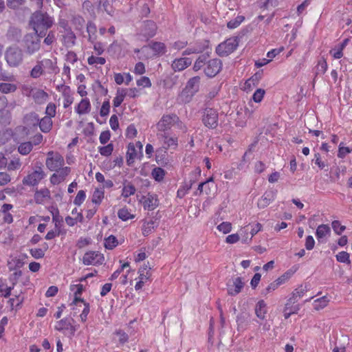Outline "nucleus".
Listing matches in <instances>:
<instances>
[{
  "mask_svg": "<svg viewBox=\"0 0 352 352\" xmlns=\"http://www.w3.org/2000/svg\"><path fill=\"white\" fill-rule=\"evenodd\" d=\"M22 162L19 157H12L10 160L8 162L6 166L8 171L18 170L21 168Z\"/></svg>",
  "mask_w": 352,
  "mask_h": 352,
  "instance_id": "obj_31",
  "label": "nucleus"
},
{
  "mask_svg": "<svg viewBox=\"0 0 352 352\" xmlns=\"http://www.w3.org/2000/svg\"><path fill=\"white\" fill-rule=\"evenodd\" d=\"M127 95V89L118 88L116 91V97L113 100V107H118L124 101V98Z\"/></svg>",
  "mask_w": 352,
  "mask_h": 352,
  "instance_id": "obj_30",
  "label": "nucleus"
},
{
  "mask_svg": "<svg viewBox=\"0 0 352 352\" xmlns=\"http://www.w3.org/2000/svg\"><path fill=\"white\" fill-rule=\"evenodd\" d=\"M208 56L209 55L208 54H204L199 56L197 58V60L195 62V64L193 65V69L195 72H197L199 69H201L204 65L206 66Z\"/></svg>",
  "mask_w": 352,
  "mask_h": 352,
  "instance_id": "obj_36",
  "label": "nucleus"
},
{
  "mask_svg": "<svg viewBox=\"0 0 352 352\" xmlns=\"http://www.w3.org/2000/svg\"><path fill=\"white\" fill-rule=\"evenodd\" d=\"M219 231L223 234L229 233L232 230V224L230 222H222L217 226Z\"/></svg>",
  "mask_w": 352,
  "mask_h": 352,
  "instance_id": "obj_62",
  "label": "nucleus"
},
{
  "mask_svg": "<svg viewBox=\"0 0 352 352\" xmlns=\"http://www.w3.org/2000/svg\"><path fill=\"white\" fill-rule=\"evenodd\" d=\"M60 32L62 33L61 41L66 47H72L75 45L76 35L68 25H65V31Z\"/></svg>",
  "mask_w": 352,
  "mask_h": 352,
  "instance_id": "obj_14",
  "label": "nucleus"
},
{
  "mask_svg": "<svg viewBox=\"0 0 352 352\" xmlns=\"http://www.w3.org/2000/svg\"><path fill=\"white\" fill-rule=\"evenodd\" d=\"M87 63L90 65H103L106 63V59L103 57L90 56L87 58Z\"/></svg>",
  "mask_w": 352,
  "mask_h": 352,
  "instance_id": "obj_48",
  "label": "nucleus"
},
{
  "mask_svg": "<svg viewBox=\"0 0 352 352\" xmlns=\"http://www.w3.org/2000/svg\"><path fill=\"white\" fill-rule=\"evenodd\" d=\"M155 227H156L155 222L153 220L145 222L143 224L142 229V234L145 236H148L153 231V230L155 229Z\"/></svg>",
  "mask_w": 352,
  "mask_h": 352,
  "instance_id": "obj_42",
  "label": "nucleus"
},
{
  "mask_svg": "<svg viewBox=\"0 0 352 352\" xmlns=\"http://www.w3.org/2000/svg\"><path fill=\"white\" fill-rule=\"evenodd\" d=\"M258 3L261 8L269 9L278 6V0H258Z\"/></svg>",
  "mask_w": 352,
  "mask_h": 352,
  "instance_id": "obj_50",
  "label": "nucleus"
},
{
  "mask_svg": "<svg viewBox=\"0 0 352 352\" xmlns=\"http://www.w3.org/2000/svg\"><path fill=\"white\" fill-rule=\"evenodd\" d=\"M85 198H86L85 192L82 190H79L74 200V204L76 206H79L84 202V201L85 200Z\"/></svg>",
  "mask_w": 352,
  "mask_h": 352,
  "instance_id": "obj_59",
  "label": "nucleus"
},
{
  "mask_svg": "<svg viewBox=\"0 0 352 352\" xmlns=\"http://www.w3.org/2000/svg\"><path fill=\"white\" fill-rule=\"evenodd\" d=\"M43 72L44 70L39 61H38L37 64L30 71V76L34 78H37L43 75Z\"/></svg>",
  "mask_w": 352,
  "mask_h": 352,
  "instance_id": "obj_45",
  "label": "nucleus"
},
{
  "mask_svg": "<svg viewBox=\"0 0 352 352\" xmlns=\"http://www.w3.org/2000/svg\"><path fill=\"white\" fill-rule=\"evenodd\" d=\"M202 122L210 129H215L218 125V113L212 108H206L203 113Z\"/></svg>",
  "mask_w": 352,
  "mask_h": 352,
  "instance_id": "obj_11",
  "label": "nucleus"
},
{
  "mask_svg": "<svg viewBox=\"0 0 352 352\" xmlns=\"http://www.w3.org/2000/svg\"><path fill=\"white\" fill-rule=\"evenodd\" d=\"M331 226L336 234L340 235L346 229L345 226H342L338 220L333 221Z\"/></svg>",
  "mask_w": 352,
  "mask_h": 352,
  "instance_id": "obj_55",
  "label": "nucleus"
},
{
  "mask_svg": "<svg viewBox=\"0 0 352 352\" xmlns=\"http://www.w3.org/2000/svg\"><path fill=\"white\" fill-rule=\"evenodd\" d=\"M192 60L189 58H176L171 65L172 69L175 72H181L191 65Z\"/></svg>",
  "mask_w": 352,
  "mask_h": 352,
  "instance_id": "obj_19",
  "label": "nucleus"
},
{
  "mask_svg": "<svg viewBox=\"0 0 352 352\" xmlns=\"http://www.w3.org/2000/svg\"><path fill=\"white\" fill-rule=\"evenodd\" d=\"M56 107L55 104L52 102H50L45 109V113L47 114V117L54 118L56 116Z\"/></svg>",
  "mask_w": 352,
  "mask_h": 352,
  "instance_id": "obj_61",
  "label": "nucleus"
},
{
  "mask_svg": "<svg viewBox=\"0 0 352 352\" xmlns=\"http://www.w3.org/2000/svg\"><path fill=\"white\" fill-rule=\"evenodd\" d=\"M244 20L245 16L242 15H238L234 19H232L228 22L227 27L229 29H235L239 27L242 23V22L244 21Z\"/></svg>",
  "mask_w": 352,
  "mask_h": 352,
  "instance_id": "obj_44",
  "label": "nucleus"
},
{
  "mask_svg": "<svg viewBox=\"0 0 352 352\" xmlns=\"http://www.w3.org/2000/svg\"><path fill=\"white\" fill-rule=\"evenodd\" d=\"M45 164L50 170L55 171L63 166L65 160L60 153L50 151L47 153Z\"/></svg>",
  "mask_w": 352,
  "mask_h": 352,
  "instance_id": "obj_7",
  "label": "nucleus"
},
{
  "mask_svg": "<svg viewBox=\"0 0 352 352\" xmlns=\"http://www.w3.org/2000/svg\"><path fill=\"white\" fill-rule=\"evenodd\" d=\"M91 103L87 98H82L80 102L75 107V111L78 115L88 114L91 111Z\"/></svg>",
  "mask_w": 352,
  "mask_h": 352,
  "instance_id": "obj_20",
  "label": "nucleus"
},
{
  "mask_svg": "<svg viewBox=\"0 0 352 352\" xmlns=\"http://www.w3.org/2000/svg\"><path fill=\"white\" fill-rule=\"evenodd\" d=\"M267 305L263 300H260L255 307V314L261 320H264L267 314Z\"/></svg>",
  "mask_w": 352,
  "mask_h": 352,
  "instance_id": "obj_24",
  "label": "nucleus"
},
{
  "mask_svg": "<svg viewBox=\"0 0 352 352\" xmlns=\"http://www.w3.org/2000/svg\"><path fill=\"white\" fill-rule=\"evenodd\" d=\"M158 138L162 141L163 147L157 151L156 157H159L160 152L164 154L169 148H175L177 146V138L169 136L168 133H157Z\"/></svg>",
  "mask_w": 352,
  "mask_h": 352,
  "instance_id": "obj_10",
  "label": "nucleus"
},
{
  "mask_svg": "<svg viewBox=\"0 0 352 352\" xmlns=\"http://www.w3.org/2000/svg\"><path fill=\"white\" fill-rule=\"evenodd\" d=\"M237 37H231L220 43L216 48L217 53L220 56H227L232 53L238 47Z\"/></svg>",
  "mask_w": 352,
  "mask_h": 352,
  "instance_id": "obj_6",
  "label": "nucleus"
},
{
  "mask_svg": "<svg viewBox=\"0 0 352 352\" xmlns=\"http://www.w3.org/2000/svg\"><path fill=\"white\" fill-rule=\"evenodd\" d=\"M54 24V19L46 12L36 11L31 16L30 25L34 31V34L43 37L47 31Z\"/></svg>",
  "mask_w": 352,
  "mask_h": 352,
  "instance_id": "obj_1",
  "label": "nucleus"
},
{
  "mask_svg": "<svg viewBox=\"0 0 352 352\" xmlns=\"http://www.w3.org/2000/svg\"><path fill=\"white\" fill-rule=\"evenodd\" d=\"M244 286V283L241 277H236L229 281L227 284L228 294L230 296H236L241 292Z\"/></svg>",
  "mask_w": 352,
  "mask_h": 352,
  "instance_id": "obj_15",
  "label": "nucleus"
},
{
  "mask_svg": "<svg viewBox=\"0 0 352 352\" xmlns=\"http://www.w3.org/2000/svg\"><path fill=\"white\" fill-rule=\"evenodd\" d=\"M104 245L105 248L108 250H113L118 245V241L115 236L110 235L104 239Z\"/></svg>",
  "mask_w": 352,
  "mask_h": 352,
  "instance_id": "obj_41",
  "label": "nucleus"
},
{
  "mask_svg": "<svg viewBox=\"0 0 352 352\" xmlns=\"http://www.w3.org/2000/svg\"><path fill=\"white\" fill-rule=\"evenodd\" d=\"M137 156V152L135 150V145L130 143L128 146V150L126 152V162L129 165L133 162V160Z\"/></svg>",
  "mask_w": 352,
  "mask_h": 352,
  "instance_id": "obj_38",
  "label": "nucleus"
},
{
  "mask_svg": "<svg viewBox=\"0 0 352 352\" xmlns=\"http://www.w3.org/2000/svg\"><path fill=\"white\" fill-rule=\"evenodd\" d=\"M327 68L328 65L325 59L323 58H320L316 67V76L324 74L327 72Z\"/></svg>",
  "mask_w": 352,
  "mask_h": 352,
  "instance_id": "obj_37",
  "label": "nucleus"
},
{
  "mask_svg": "<svg viewBox=\"0 0 352 352\" xmlns=\"http://www.w3.org/2000/svg\"><path fill=\"white\" fill-rule=\"evenodd\" d=\"M48 96L47 93L37 87H35L33 90V93H32V98L36 104H38L45 103L47 101Z\"/></svg>",
  "mask_w": 352,
  "mask_h": 352,
  "instance_id": "obj_22",
  "label": "nucleus"
},
{
  "mask_svg": "<svg viewBox=\"0 0 352 352\" xmlns=\"http://www.w3.org/2000/svg\"><path fill=\"white\" fill-rule=\"evenodd\" d=\"M221 68L222 63L221 60L213 58L207 60L206 67H204V73L207 76L212 78L219 73Z\"/></svg>",
  "mask_w": 352,
  "mask_h": 352,
  "instance_id": "obj_12",
  "label": "nucleus"
},
{
  "mask_svg": "<svg viewBox=\"0 0 352 352\" xmlns=\"http://www.w3.org/2000/svg\"><path fill=\"white\" fill-rule=\"evenodd\" d=\"M58 89L62 92L63 96V107L68 108L74 102L72 91L69 86L62 85Z\"/></svg>",
  "mask_w": 352,
  "mask_h": 352,
  "instance_id": "obj_18",
  "label": "nucleus"
},
{
  "mask_svg": "<svg viewBox=\"0 0 352 352\" xmlns=\"http://www.w3.org/2000/svg\"><path fill=\"white\" fill-rule=\"evenodd\" d=\"M104 197L103 188H96L91 196V201L96 205H100Z\"/></svg>",
  "mask_w": 352,
  "mask_h": 352,
  "instance_id": "obj_34",
  "label": "nucleus"
},
{
  "mask_svg": "<svg viewBox=\"0 0 352 352\" xmlns=\"http://www.w3.org/2000/svg\"><path fill=\"white\" fill-rule=\"evenodd\" d=\"M43 70L46 69L48 73L56 72L57 69L56 62L52 59L45 58L42 60H39Z\"/></svg>",
  "mask_w": 352,
  "mask_h": 352,
  "instance_id": "obj_27",
  "label": "nucleus"
},
{
  "mask_svg": "<svg viewBox=\"0 0 352 352\" xmlns=\"http://www.w3.org/2000/svg\"><path fill=\"white\" fill-rule=\"evenodd\" d=\"M104 261V256L98 252L89 251L86 252L82 258V263L86 265H100Z\"/></svg>",
  "mask_w": 352,
  "mask_h": 352,
  "instance_id": "obj_13",
  "label": "nucleus"
},
{
  "mask_svg": "<svg viewBox=\"0 0 352 352\" xmlns=\"http://www.w3.org/2000/svg\"><path fill=\"white\" fill-rule=\"evenodd\" d=\"M118 217L122 221H126L129 219H133L135 217V215L132 214L130 212V210L127 207L124 206L118 211Z\"/></svg>",
  "mask_w": 352,
  "mask_h": 352,
  "instance_id": "obj_35",
  "label": "nucleus"
},
{
  "mask_svg": "<svg viewBox=\"0 0 352 352\" xmlns=\"http://www.w3.org/2000/svg\"><path fill=\"white\" fill-rule=\"evenodd\" d=\"M11 182V176L7 172H0V186H6Z\"/></svg>",
  "mask_w": 352,
  "mask_h": 352,
  "instance_id": "obj_64",
  "label": "nucleus"
},
{
  "mask_svg": "<svg viewBox=\"0 0 352 352\" xmlns=\"http://www.w3.org/2000/svg\"><path fill=\"white\" fill-rule=\"evenodd\" d=\"M110 111V102L109 100H104L100 110V115L102 117H106Z\"/></svg>",
  "mask_w": 352,
  "mask_h": 352,
  "instance_id": "obj_58",
  "label": "nucleus"
},
{
  "mask_svg": "<svg viewBox=\"0 0 352 352\" xmlns=\"http://www.w3.org/2000/svg\"><path fill=\"white\" fill-rule=\"evenodd\" d=\"M49 199H50V191L49 189L43 188L35 191L34 200L36 204H42Z\"/></svg>",
  "mask_w": 352,
  "mask_h": 352,
  "instance_id": "obj_23",
  "label": "nucleus"
},
{
  "mask_svg": "<svg viewBox=\"0 0 352 352\" xmlns=\"http://www.w3.org/2000/svg\"><path fill=\"white\" fill-rule=\"evenodd\" d=\"M306 292V287L300 285V287L294 289V291L292 292V296L291 298L296 299L297 301L298 298H302Z\"/></svg>",
  "mask_w": 352,
  "mask_h": 352,
  "instance_id": "obj_56",
  "label": "nucleus"
},
{
  "mask_svg": "<svg viewBox=\"0 0 352 352\" xmlns=\"http://www.w3.org/2000/svg\"><path fill=\"white\" fill-rule=\"evenodd\" d=\"M113 151V146L112 144H109L107 146L98 147V151L101 155L109 156Z\"/></svg>",
  "mask_w": 352,
  "mask_h": 352,
  "instance_id": "obj_53",
  "label": "nucleus"
},
{
  "mask_svg": "<svg viewBox=\"0 0 352 352\" xmlns=\"http://www.w3.org/2000/svg\"><path fill=\"white\" fill-rule=\"evenodd\" d=\"M149 46L155 52V54H163L166 52V46L163 43L153 42Z\"/></svg>",
  "mask_w": 352,
  "mask_h": 352,
  "instance_id": "obj_43",
  "label": "nucleus"
},
{
  "mask_svg": "<svg viewBox=\"0 0 352 352\" xmlns=\"http://www.w3.org/2000/svg\"><path fill=\"white\" fill-rule=\"evenodd\" d=\"M262 71L255 73L245 82L243 89L246 92L251 91L254 88L258 86L259 81L262 78Z\"/></svg>",
  "mask_w": 352,
  "mask_h": 352,
  "instance_id": "obj_17",
  "label": "nucleus"
},
{
  "mask_svg": "<svg viewBox=\"0 0 352 352\" xmlns=\"http://www.w3.org/2000/svg\"><path fill=\"white\" fill-rule=\"evenodd\" d=\"M40 36L34 33L26 34L23 39V47L25 54L32 56L41 49Z\"/></svg>",
  "mask_w": 352,
  "mask_h": 352,
  "instance_id": "obj_3",
  "label": "nucleus"
},
{
  "mask_svg": "<svg viewBox=\"0 0 352 352\" xmlns=\"http://www.w3.org/2000/svg\"><path fill=\"white\" fill-rule=\"evenodd\" d=\"M248 315L245 313H241L239 314L236 317V322L238 324V327L243 328L248 323Z\"/></svg>",
  "mask_w": 352,
  "mask_h": 352,
  "instance_id": "obj_57",
  "label": "nucleus"
},
{
  "mask_svg": "<svg viewBox=\"0 0 352 352\" xmlns=\"http://www.w3.org/2000/svg\"><path fill=\"white\" fill-rule=\"evenodd\" d=\"M70 289L74 293V298L73 300V303L76 305H78V302H84V300L80 297L81 295L84 287L81 284L72 285L70 286Z\"/></svg>",
  "mask_w": 352,
  "mask_h": 352,
  "instance_id": "obj_26",
  "label": "nucleus"
},
{
  "mask_svg": "<svg viewBox=\"0 0 352 352\" xmlns=\"http://www.w3.org/2000/svg\"><path fill=\"white\" fill-rule=\"evenodd\" d=\"M142 203L144 210H153L157 206V200L153 195L148 194L147 196H143L140 200Z\"/></svg>",
  "mask_w": 352,
  "mask_h": 352,
  "instance_id": "obj_21",
  "label": "nucleus"
},
{
  "mask_svg": "<svg viewBox=\"0 0 352 352\" xmlns=\"http://www.w3.org/2000/svg\"><path fill=\"white\" fill-rule=\"evenodd\" d=\"M312 162H314L316 165L318 166L320 169H323L327 166L326 163L322 160L320 154L316 153L314 154V157L312 160Z\"/></svg>",
  "mask_w": 352,
  "mask_h": 352,
  "instance_id": "obj_63",
  "label": "nucleus"
},
{
  "mask_svg": "<svg viewBox=\"0 0 352 352\" xmlns=\"http://www.w3.org/2000/svg\"><path fill=\"white\" fill-rule=\"evenodd\" d=\"M336 259L340 263L350 264V255L348 252L342 251L336 255Z\"/></svg>",
  "mask_w": 352,
  "mask_h": 352,
  "instance_id": "obj_51",
  "label": "nucleus"
},
{
  "mask_svg": "<svg viewBox=\"0 0 352 352\" xmlns=\"http://www.w3.org/2000/svg\"><path fill=\"white\" fill-rule=\"evenodd\" d=\"M5 59L9 66H19L23 60L22 50L16 45L8 47L5 52Z\"/></svg>",
  "mask_w": 352,
  "mask_h": 352,
  "instance_id": "obj_4",
  "label": "nucleus"
},
{
  "mask_svg": "<svg viewBox=\"0 0 352 352\" xmlns=\"http://www.w3.org/2000/svg\"><path fill=\"white\" fill-rule=\"evenodd\" d=\"M72 320L73 319L63 318L56 322L54 328L56 330L63 333L68 338H72L76 331V328L71 322Z\"/></svg>",
  "mask_w": 352,
  "mask_h": 352,
  "instance_id": "obj_8",
  "label": "nucleus"
},
{
  "mask_svg": "<svg viewBox=\"0 0 352 352\" xmlns=\"http://www.w3.org/2000/svg\"><path fill=\"white\" fill-rule=\"evenodd\" d=\"M72 23L76 30H82L85 24V21L83 17L80 16H76L73 18Z\"/></svg>",
  "mask_w": 352,
  "mask_h": 352,
  "instance_id": "obj_54",
  "label": "nucleus"
},
{
  "mask_svg": "<svg viewBox=\"0 0 352 352\" xmlns=\"http://www.w3.org/2000/svg\"><path fill=\"white\" fill-rule=\"evenodd\" d=\"M156 33V25L152 21H146L144 23V30H142V34L146 38H151L155 35Z\"/></svg>",
  "mask_w": 352,
  "mask_h": 352,
  "instance_id": "obj_25",
  "label": "nucleus"
},
{
  "mask_svg": "<svg viewBox=\"0 0 352 352\" xmlns=\"http://www.w3.org/2000/svg\"><path fill=\"white\" fill-rule=\"evenodd\" d=\"M200 85V77L194 76L190 78L184 89L178 96V100L182 103L190 102L193 96L199 91Z\"/></svg>",
  "mask_w": 352,
  "mask_h": 352,
  "instance_id": "obj_2",
  "label": "nucleus"
},
{
  "mask_svg": "<svg viewBox=\"0 0 352 352\" xmlns=\"http://www.w3.org/2000/svg\"><path fill=\"white\" fill-rule=\"evenodd\" d=\"M177 121V116L176 114L164 115L157 124L158 133H168Z\"/></svg>",
  "mask_w": 352,
  "mask_h": 352,
  "instance_id": "obj_9",
  "label": "nucleus"
},
{
  "mask_svg": "<svg viewBox=\"0 0 352 352\" xmlns=\"http://www.w3.org/2000/svg\"><path fill=\"white\" fill-rule=\"evenodd\" d=\"M331 232V229L328 225L322 224L320 225L316 229V236L318 241H320L327 235L329 234Z\"/></svg>",
  "mask_w": 352,
  "mask_h": 352,
  "instance_id": "obj_32",
  "label": "nucleus"
},
{
  "mask_svg": "<svg viewBox=\"0 0 352 352\" xmlns=\"http://www.w3.org/2000/svg\"><path fill=\"white\" fill-rule=\"evenodd\" d=\"M164 175L165 171L162 168H155L152 171V176L156 181H162L164 179Z\"/></svg>",
  "mask_w": 352,
  "mask_h": 352,
  "instance_id": "obj_52",
  "label": "nucleus"
},
{
  "mask_svg": "<svg viewBox=\"0 0 352 352\" xmlns=\"http://www.w3.org/2000/svg\"><path fill=\"white\" fill-rule=\"evenodd\" d=\"M277 191L276 190H269L266 191L261 199H258L257 205L259 208H265L272 202L276 197Z\"/></svg>",
  "mask_w": 352,
  "mask_h": 352,
  "instance_id": "obj_16",
  "label": "nucleus"
},
{
  "mask_svg": "<svg viewBox=\"0 0 352 352\" xmlns=\"http://www.w3.org/2000/svg\"><path fill=\"white\" fill-rule=\"evenodd\" d=\"M46 176L45 171L41 166H36L34 170L23 178L22 183L27 186L34 187L37 186L42 179Z\"/></svg>",
  "mask_w": 352,
  "mask_h": 352,
  "instance_id": "obj_5",
  "label": "nucleus"
},
{
  "mask_svg": "<svg viewBox=\"0 0 352 352\" xmlns=\"http://www.w3.org/2000/svg\"><path fill=\"white\" fill-rule=\"evenodd\" d=\"M25 120L27 123L35 126L38 123L39 117L36 113L31 112L25 116Z\"/></svg>",
  "mask_w": 352,
  "mask_h": 352,
  "instance_id": "obj_47",
  "label": "nucleus"
},
{
  "mask_svg": "<svg viewBox=\"0 0 352 352\" xmlns=\"http://www.w3.org/2000/svg\"><path fill=\"white\" fill-rule=\"evenodd\" d=\"M265 94L263 89H257L252 96V99L255 102H260L262 101Z\"/></svg>",
  "mask_w": 352,
  "mask_h": 352,
  "instance_id": "obj_60",
  "label": "nucleus"
},
{
  "mask_svg": "<svg viewBox=\"0 0 352 352\" xmlns=\"http://www.w3.org/2000/svg\"><path fill=\"white\" fill-rule=\"evenodd\" d=\"M16 86L14 84L8 82L0 83V91L4 94H8L15 91Z\"/></svg>",
  "mask_w": 352,
  "mask_h": 352,
  "instance_id": "obj_46",
  "label": "nucleus"
},
{
  "mask_svg": "<svg viewBox=\"0 0 352 352\" xmlns=\"http://www.w3.org/2000/svg\"><path fill=\"white\" fill-rule=\"evenodd\" d=\"M12 287H8L6 283H4L2 280L0 279V297L3 296L5 298H8L11 294V291Z\"/></svg>",
  "mask_w": 352,
  "mask_h": 352,
  "instance_id": "obj_49",
  "label": "nucleus"
},
{
  "mask_svg": "<svg viewBox=\"0 0 352 352\" xmlns=\"http://www.w3.org/2000/svg\"><path fill=\"white\" fill-rule=\"evenodd\" d=\"M329 302V298L327 296L317 298L314 302V308L316 310H320L327 306Z\"/></svg>",
  "mask_w": 352,
  "mask_h": 352,
  "instance_id": "obj_40",
  "label": "nucleus"
},
{
  "mask_svg": "<svg viewBox=\"0 0 352 352\" xmlns=\"http://www.w3.org/2000/svg\"><path fill=\"white\" fill-rule=\"evenodd\" d=\"M87 32L88 34V41L90 43H94L97 40V27L92 21H89L87 24Z\"/></svg>",
  "mask_w": 352,
  "mask_h": 352,
  "instance_id": "obj_28",
  "label": "nucleus"
},
{
  "mask_svg": "<svg viewBox=\"0 0 352 352\" xmlns=\"http://www.w3.org/2000/svg\"><path fill=\"white\" fill-rule=\"evenodd\" d=\"M136 192V188L133 184L131 182L125 181L123 183V188L122 190L121 196L124 198H128L129 197L133 195Z\"/></svg>",
  "mask_w": 352,
  "mask_h": 352,
  "instance_id": "obj_29",
  "label": "nucleus"
},
{
  "mask_svg": "<svg viewBox=\"0 0 352 352\" xmlns=\"http://www.w3.org/2000/svg\"><path fill=\"white\" fill-rule=\"evenodd\" d=\"M32 143L30 142H25L21 143L18 146V151L23 155L29 154L32 150Z\"/></svg>",
  "mask_w": 352,
  "mask_h": 352,
  "instance_id": "obj_39",
  "label": "nucleus"
},
{
  "mask_svg": "<svg viewBox=\"0 0 352 352\" xmlns=\"http://www.w3.org/2000/svg\"><path fill=\"white\" fill-rule=\"evenodd\" d=\"M40 129L43 133L49 132L52 126V120L50 117H44L43 118L38 122Z\"/></svg>",
  "mask_w": 352,
  "mask_h": 352,
  "instance_id": "obj_33",
  "label": "nucleus"
}]
</instances>
